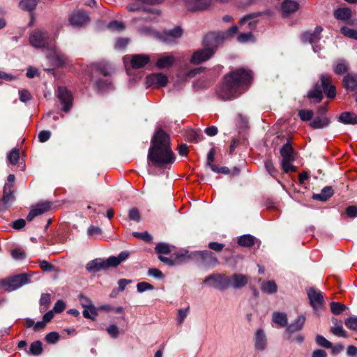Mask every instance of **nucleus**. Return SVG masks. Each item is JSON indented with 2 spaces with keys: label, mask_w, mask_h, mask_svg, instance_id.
Here are the masks:
<instances>
[{
  "label": "nucleus",
  "mask_w": 357,
  "mask_h": 357,
  "mask_svg": "<svg viewBox=\"0 0 357 357\" xmlns=\"http://www.w3.org/2000/svg\"><path fill=\"white\" fill-rule=\"evenodd\" d=\"M51 136V132L48 130H42L38 134V139L40 142H47Z\"/></svg>",
  "instance_id": "69168bd1"
},
{
  "label": "nucleus",
  "mask_w": 357,
  "mask_h": 357,
  "mask_svg": "<svg viewBox=\"0 0 357 357\" xmlns=\"http://www.w3.org/2000/svg\"><path fill=\"white\" fill-rule=\"evenodd\" d=\"M98 315V308L93 305L90 307L84 308L83 316L85 318L93 319L95 317Z\"/></svg>",
  "instance_id": "58836bf2"
},
{
  "label": "nucleus",
  "mask_w": 357,
  "mask_h": 357,
  "mask_svg": "<svg viewBox=\"0 0 357 357\" xmlns=\"http://www.w3.org/2000/svg\"><path fill=\"white\" fill-rule=\"evenodd\" d=\"M237 30L236 26H232L226 32L210 33L205 36V43L208 45H218L229 36L235 34Z\"/></svg>",
  "instance_id": "423d86ee"
},
{
  "label": "nucleus",
  "mask_w": 357,
  "mask_h": 357,
  "mask_svg": "<svg viewBox=\"0 0 357 357\" xmlns=\"http://www.w3.org/2000/svg\"><path fill=\"white\" fill-rule=\"evenodd\" d=\"M43 351L42 343L40 341L32 342L29 347V352L33 356H38Z\"/></svg>",
  "instance_id": "e433bc0d"
},
{
  "label": "nucleus",
  "mask_w": 357,
  "mask_h": 357,
  "mask_svg": "<svg viewBox=\"0 0 357 357\" xmlns=\"http://www.w3.org/2000/svg\"><path fill=\"white\" fill-rule=\"evenodd\" d=\"M50 207H51L50 203L47 202H42L40 204H38L33 209L34 211H36V213L38 215L43 214V213H45V212H47V211H49Z\"/></svg>",
  "instance_id": "79ce46f5"
},
{
  "label": "nucleus",
  "mask_w": 357,
  "mask_h": 357,
  "mask_svg": "<svg viewBox=\"0 0 357 357\" xmlns=\"http://www.w3.org/2000/svg\"><path fill=\"white\" fill-rule=\"evenodd\" d=\"M307 296L310 299V305L314 310L319 309L324 303V298L320 291H317L313 287L307 290Z\"/></svg>",
  "instance_id": "ddd939ff"
},
{
  "label": "nucleus",
  "mask_w": 357,
  "mask_h": 357,
  "mask_svg": "<svg viewBox=\"0 0 357 357\" xmlns=\"http://www.w3.org/2000/svg\"><path fill=\"white\" fill-rule=\"evenodd\" d=\"M328 125V120L326 117H316L310 123V126L315 129L323 128Z\"/></svg>",
  "instance_id": "72a5a7b5"
},
{
  "label": "nucleus",
  "mask_w": 357,
  "mask_h": 357,
  "mask_svg": "<svg viewBox=\"0 0 357 357\" xmlns=\"http://www.w3.org/2000/svg\"><path fill=\"white\" fill-rule=\"evenodd\" d=\"M11 255L15 259H22L25 257V252L20 248L13 250Z\"/></svg>",
  "instance_id": "0e129e2a"
},
{
  "label": "nucleus",
  "mask_w": 357,
  "mask_h": 357,
  "mask_svg": "<svg viewBox=\"0 0 357 357\" xmlns=\"http://www.w3.org/2000/svg\"><path fill=\"white\" fill-rule=\"evenodd\" d=\"M20 156V151L17 149H13L8 154V159L12 164H16L18 162Z\"/></svg>",
  "instance_id": "de8ad7c7"
},
{
  "label": "nucleus",
  "mask_w": 357,
  "mask_h": 357,
  "mask_svg": "<svg viewBox=\"0 0 357 357\" xmlns=\"http://www.w3.org/2000/svg\"><path fill=\"white\" fill-rule=\"evenodd\" d=\"M51 39L47 32L41 29H36L29 36L30 44L36 48H44L51 45Z\"/></svg>",
  "instance_id": "20e7f679"
},
{
  "label": "nucleus",
  "mask_w": 357,
  "mask_h": 357,
  "mask_svg": "<svg viewBox=\"0 0 357 357\" xmlns=\"http://www.w3.org/2000/svg\"><path fill=\"white\" fill-rule=\"evenodd\" d=\"M65 307H66L65 303L63 301H61V300H59L55 303V305L54 306V308H53V310L56 313H60V312H63L65 310Z\"/></svg>",
  "instance_id": "774afa93"
},
{
  "label": "nucleus",
  "mask_w": 357,
  "mask_h": 357,
  "mask_svg": "<svg viewBox=\"0 0 357 357\" xmlns=\"http://www.w3.org/2000/svg\"><path fill=\"white\" fill-rule=\"evenodd\" d=\"M14 191L12 189V184L6 183L3 187V196L0 199V211L9 208L15 202Z\"/></svg>",
  "instance_id": "1a4fd4ad"
},
{
  "label": "nucleus",
  "mask_w": 357,
  "mask_h": 357,
  "mask_svg": "<svg viewBox=\"0 0 357 357\" xmlns=\"http://www.w3.org/2000/svg\"><path fill=\"white\" fill-rule=\"evenodd\" d=\"M294 159H282L281 164L282 169L284 172L288 173L289 172H294L295 171V167H294L291 162Z\"/></svg>",
  "instance_id": "37998d69"
},
{
  "label": "nucleus",
  "mask_w": 357,
  "mask_h": 357,
  "mask_svg": "<svg viewBox=\"0 0 357 357\" xmlns=\"http://www.w3.org/2000/svg\"><path fill=\"white\" fill-rule=\"evenodd\" d=\"M37 3V0H22L20 7L24 10L31 11L36 8Z\"/></svg>",
  "instance_id": "c9c22d12"
},
{
  "label": "nucleus",
  "mask_w": 357,
  "mask_h": 357,
  "mask_svg": "<svg viewBox=\"0 0 357 357\" xmlns=\"http://www.w3.org/2000/svg\"><path fill=\"white\" fill-rule=\"evenodd\" d=\"M183 34V30L181 27L177 26L173 29L172 30L169 31L168 32H165L164 36H159L158 38L162 39V40L169 43L172 42L178 38H180Z\"/></svg>",
  "instance_id": "4be33fe9"
},
{
  "label": "nucleus",
  "mask_w": 357,
  "mask_h": 357,
  "mask_svg": "<svg viewBox=\"0 0 357 357\" xmlns=\"http://www.w3.org/2000/svg\"><path fill=\"white\" fill-rule=\"evenodd\" d=\"M322 31V27L317 26L313 32H305L303 33L302 36V40L303 42H308L313 45V50L315 52H318V50L317 49V47H315L314 44H315L320 40V36Z\"/></svg>",
  "instance_id": "dca6fc26"
},
{
  "label": "nucleus",
  "mask_w": 357,
  "mask_h": 357,
  "mask_svg": "<svg viewBox=\"0 0 357 357\" xmlns=\"http://www.w3.org/2000/svg\"><path fill=\"white\" fill-rule=\"evenodd\" d=\"M251 72L239 69L227 75L218 94L223 100H229L237 97L243 90V87L250 83Z\"/></svg>",
  "instance_id": "f03ea898"
},
{
  "label": "nucleus",
  "mask_w": 357,
  "mask_h": 357,
  "mask_svg": "<svg viewBox=\"0 0 357 357\" xmlns=\"http://www.w3.org/2000/svg\"><path fill=\"white\" fill-rule=\"evenodd\" d=\"M240 43H246L253 40V36L250 31L241 33L237 38Z\"/></svg>",
  "instance_id": "6e6d98bb"
},
{
  "label": "nucleus",
  "mask_w": 357,
  "mask_h": 357,
  "mask_svg": "<svg viewBox=\"0 0 357 357\" xmlns=\"http://www.w3.org/2000/svg\"><path fill=\"white\" fill-rule=\"evenodd\" d=\"M261 291L266 294H274L278 290V287L274 281H264L261 283Z\"/></svg>",
  "instance_id": "c85d7f7f"
},
{
  "label": "nucleus",
  "mask_w": 357,
  "mask_h": 357,
  "mask_svg": "<svg viewBox=\"0 0 357 357\" xmlns=\"http://www.w3.org/2000/svg\"><path fill=\"white\" fill-rule=\"evenodd\" d=\"M341 33L345 36L357 40V30L352 29L347 26L341 28Z\"/></svg>",
  "instance_id": "c03bdc74"
},
{
  "label": "nucleus",
  "mask_w": 357,
  "mask_h": 357,
  "mask_svg": "<svg viewBox=\"0 0 357 357\" xmlns=\"http://www.w3.org/2000/svg\"><path fill=\"white\" fill-rule=\"evenodd\" d=\"M188 10L201 11L209 8L211 0H183Z\"/></svg>",
  "instance_id": "4468645a"
},
{
  "label": "nucleus",
  "mask_w": 357,
  "mask_h": 357,
  "mask_svg": "<svg viewBox=\"0 0 357 357\" xmlns=\"http://www.w3.org/2000/svg\"><path fill=\"white\" fill-rule=\"evenodd\" d=\"M79 301L83 308H86L93 305L92 301L84 295H80L79 296Z\"/></svg>",
  "instance_id": "052dcab7"
},
{
  "label": "nucleus",
  "mask_w": 357,
  "mask_h": 357,
  "mask_svg": "<svg viewBox=\"0 0 357 357\" xmlns=\"http://www.w3.org/2000/svg\"><path fill=\"white\" fill-rule=\"evenodd\" d=\"M330 305L332 313L335 315L340 314L347 308L346 305L338 302H332Z\"/></svg>",
  "instance_id": "4c0bfd02"
},
{
  "label": "nucleus",
  "mask_w": 357,
  "mask_h": 357,
  "mask_svg": "<svg viewBox=\"0 0 357 357\" xmlns=\"http://www.w3.org/2000/svg\"><path fill=\"white\" fill-rule=\"evenodd\" d=\"M155 252L159 255H167L171 252L170 246L164 243H158L155 246Z\"/></svg>",
  "instance_id": "a19ab883"
},
{
  "label": "nucleus",
  "mask_w": 357,
  "mask_h": 357,
  "mask_svg": "<svg viewBox=\"0 0 357 357\" xmlns=\"http://www.w3.org/2000/svg\"><path fill=\"white\" fill-rule=\"evenodd\" d=\"M148 159L158 166L170 165L175 161V155L170 147L169 137L162 129L157 130L151 139Z\"/></svg>",
  "instance_id": "f257e3e1"
},
{
  "label": "nucleus",
  "mask_w": 357,
  "mask_h": 357,
  "mask_svg": "<svg viewBox=\"0 0 357 357\" xmlns=\"http://www.w3.org/2000/svg\"><path fill=\"white\" fill-rule=\"evenodd\" d=\"M280 154L282 159H294L293 155V149L288 143L282 146L280 149Z\"/></svg>",
  "instance_id": "473e14b6"
},
{
  "label": "nucleus",
  "mask_w": 357,
  "mask_h": 357,
  "mask_svg": "<svg viewBox=\"0 0 357 357\" xmlns=\"http://www.w3.org/2000/svg\"><path fill=\"white\" fill-rule=\"evenodd\" d=\"M58 98L63 105V110L68 112L72 107L73 98L71 93L63 86L58 88Z\"/></svg>",
  "instance_id": "f8f14e48"
},
{
  "label": "nucleus",
  "mask_w": 357,
  "mask_h": 357,
  "mask_svg": "<svg viewBox=\"0 0 357 357\" xmlns=\"http://www.w3.org/2000/svg\"><path fill=\"white\" fill-rule=\"evenodd\" d=\"M105 261L106 268L109 267H114L120 264L117 257H110Z\"/></svg>",
  "instance_id": "bf43d9fd"
},
{
  "label": "nucleus",
  "mask_w": 357,
  "mask_h": 357,
  "mask_svg": "<svg viewBox=\"0 0 357 357\" xmlns=\"http://www.w3.org/2000/svg\"><path fill=\"white\" fill-rule=\"evenodd\" d=\"M348 70V65L344 60H340L337 62L333 68V70L336 74H342Z\"/></svg>",
  "instance_id": "ea45409f"
},
{
  "label": "nucleus",
  "mask_w": 357,
  "mask_h": 357,
  "mask_svg": "<svg viewBox=\"0 0 357 357\" xmlns=\"http://www.w3.org/2000/svg\"><path fill=\"white\" fill-rule=\"evenodd\" d=\"M351 10L347 8H338L334 11V16L337 20H346L351 17Z\"/></svg>",
  "instance_id": "2f4dec72"
},
{
  "label": "nucleus",
  "mask_w": 357,
  "mask_h": 357,
  "mask_svg": "<svg viewBox=\"0 0 357 357\" xmlns=\"http://www.w3.org/2000/svg\"><path fill=\"white\" fill-rule=\"evenodd\" d=\"M346 326L353 331H357V317H349L345 319Z\"/></svg>",
  "instance_id": "603ef678"
},
{
  "label": "nucleus",
  "mask_w": 357,
  "mask_h": 357,
  "mask_svg": "<svg viewBox=\"0 0 357 357\" xmlns=\"http://www.w3.org/2000/svg\"><path fill=\"white\" fill-rule=\"evenodd\" d=\"M86 268L89 272L93 273L107 269L105 261L102 259H96L94 260L89 261L86 264Z\"/></svg>",
  "instance_id": "5701e85b"
},
{
  "label": "nucleus",
  "mask_w": 357,
  "mask_h": 357,
  "mask_svg": "<svg viewBox=\"0 0 357 357\" xmlns=\"http://www.w3.org/2000/svg\"><path fill=\"white\" fill-rule=\"evenodd\" d=\"M188 251L184 250L180 252L174 253L170 257L159 256V259L169 266H174L186 262L188 259Z\"/></svg>",
  "instance_id": "9d476101"
},
{
  "label": "nucleus",
  "mask_w": 357,
  "mask_h": 357,
  "mask_svg": "<svg viewBox=\"0 0 357 357\" xmlns=\"http://www.w3.org/2000/svg\"><path fill=\"white\" fill-rule=\"evenodd\" d=\"M211 170L215 173L227 174L229 173V169L226 167H220L218 165H211L210 167Z\"/></svg>",
  "instance_id": "e2e57ef3"
},
{
  "label": "nucleus",
  "mask_w": 357,
  "mask_h": 357,
  "mask_svg": "<svg viewBox=\"0 0 357 357\" xmlns=\"http://www.w3.org/2000/svg\"><path fill=\"white\" fill-rule=\"evenodd\" d=\"M128 217L130 220L139 222L140 221V214L137 208H132L130 209L128 213Z\"/></svg>",
  "instance_id": "5fc2aeb1"
},
{
  "label": "nucleus",
  "mask_w": 357,
  "mask_h": 357,
  "mask_svg": "<svg viewBox=\"0 0 357 357\" xmlns=\"http://www.w3.org/2000/svg\"><path fill=\"white\" fill-rule=\"evenodd\" d=\"M107 331L109 335L114 338L117 337L119 333V328L116 325H110L107 328Z\"/></svg>",
  "instance_id": "338daca9"
},
{
  "label": "nucleus",
  "mask_w": 357,
  "mask_h": 357,
  "mask_svg": "<svg viewBox=\"0 0 357 357\" xmlns=\"http://www.w3.org/2000/svg\"><path fill=\"white\" fill-rule=\"evenodd\" d=\"M31 276L26 273L12 275L0 280V291L10 292L29 283Z\"/></svg>",
  "instance_id": "7ed1b4c3"
},
{
  "label": "nucleus",
  "mask_w": 357,
  "mask_h": 357,
  "mask_svg": "<svg viewBox=\"0 0 357 357\" xmlns=\"http://www.w3.org/2000/svg\"><path fill=\"white\" fill-rule=\"evenodd\" d=\"M332 333L339 337H345L347 336L346 331L344 330L342 325H336L331 329Z\"/></svg>",
  "instance_id": "8fccbe9b"
},
{
  "label": "nucleus",
  "mask_w": 357,
  "mask_h": 357,
  "mask_svg": "<svg viewBox=\"0 0 357 357\" xmlns=\"http://www.w3.org/2000/svg\"><path fill=\"white\" fill-rule=\"evenodd\" d=\"M281 7L282 12L288 15L296 12L299 8V4L293 0H284Z\"/></svg>",
  "instance_id": "b1692460"
},
{
  "label": "nucleus",
  "mask_w": 357,
  "mask_h": 357,
  "mask_svg": "<svg viewBox=\"0 0 357 357\" xmlns=\"http://www.w3.org/2000/svg\"><path fill=\"white\" fill-rule=\"evenodd\" d=\"M256 22L250 16L245 17L239 22L240 27L243 30H252L256 27Z\"/></svg>",
  "instance_id": "c756f323"
},
{
  "label": "nucleus",
  "mask_w": 357,
  "mask_h": 357,
  "mask_svg": "<svg viewBox=\"0 0 357 357\" xmlns=\"http://www.w3.org/2000/svg\"><path fill=\"white\" fill-rule=\"evenodd\" d=\"M320 81L322 86L323 91L326 94L329 98H333L335 96V87L332 84V79L330 75L322 74L320 76Z\"/></svg>",
  "instance_id": "2eb2a0df"
},
{
  "label": "nucleus",
  "mask_w": 357,
  "mask_h": 357,
  "mask_svg": "<svg viewBox=\"0 0 357 357\" xmlns=\"http://www.w3.org/2000/svg\"><path fill=\"white\" fill-rule=\"evenodd\" d=\"M130 59L131 66L133 68H141L147 64L150 61L149 55L146 54H133L131 56H126L124 60Z\"/></svg>",
  "instance_id": "f3484780"
},
{
  "label": "nucleus",
  "mask_w": 357,
  "mask_h": 357,
  "mask_svg": "<svg viewBox=\"0 0 357 357\" xmlns=\"http://www.w3.org/2000/svg\"><path fill=\"white\" fill-rule=\"evenodd\" d=\"M308 97L310 98H314L317 102H320L323 98L322 91L316 88L308 93Z\"/></svg>",
  "instance_id": "864d4df0"
},
{
  "label": "nucleus",
  "mask_w": 357,
  "mask_h": 357,
  "mask_svg": "<svg viewBox=\"0 0 357 357\" xmlns=\"http://www.w3.org/2000/svg\"><path fill=\"white\" fill-rule=\"evenodd\" d=\"M50 303V294H43L40 299V305L43 310H47Z\"/></svg>",
  "instance_id": "49530a36"
},
{
  "label": "nucleus",
  "mask_w": 357,
  "mask_h": 357,
  "mask_svg": "<svg viewBox=\"0 0 357 357\" xmlns=\"http://www.w3.org/2000/svg\"><path fill=\"white\" fill-rule=\"evenodd\" d=\"M204 283L210 287L225 290L229 288V278L225 274H211L204 279Z\"/></svg>",
  "instance_id": "39448f33"
},
{
  "label": "nucleus",
  "mask_w": 357,
  "mask_h": 357,
  "mask_svg": "<svg viewBox=\"0 0 357 357\" xmlns=\"http://www.w3.org/2000/svg\"><path fill=\"white\" fill-rule=\"evenodd\" d=\"M254 239L250 234L243 235L238 238V243L241 246L250 247L254 245Z\"/></svg>",
  "instance_id": "f704fd0d"
},
{
  "label": "nucleus",
  "mask_w": 357,
  "mask_h": 357,
  "mask_svg": "<svg viewBox=\"0 0 357 357\" xmlns=\"http://www.w3.org/2000/svg\"><path fill=\"white\" fill-rule=\"evenodd\" d=\"M248 281L246 275L241 273L233 274L229 278V287H231L234 289H240L245 287Z\"/></svg>",
  "instance_id": "aec40b11"
},
{
  "label": "nucleus",
  "mask_w": 357,
  "mask_h": 357,
  "mask_svg": "<svg viewBox=\"0 0 357 357\" xmlns=\"http://www.w3.org/2000/svg\"><path fill=\"white\" fill-rule=\"evenodd\" d=\"M343 83L347 89L354 91L357 87V75H348L345 76Z\"/></svg>",
  "instance_id": "cd10ccee"
},
{
  "label": "nucleus",
  "mask_w": 357,
  "mask_h": 357,
  "mask_svg": "<svg viewBox=\"0 0 357 357\" xmlns=\"http://www.w3.org/2000/svg\"><path fill=\"white\" fill-rule=\"evenodd\" d=\"M59 338V335L56 332H51L45 336V340L48 343L54 344Z\"/></svg>",
  "instance_id": "13d9d810"
},
{
  "label": "nucleus",
  "mask_w": 357,
  "mask_h": 357,
  "mask_svg": "<svg viewBox=\"0 0 357 357\" xmlns=\"http://www.w3.org/2000/svg\"><path fill=\"white\" fill-rule=\"evenodd\" d=\"M189 309H190V307H187L186 308L179 309L178 310L177 321L179 324H181L185 319V318L188 314Z\"/></svg>",
  "instance_id": "3c124183"
},
{
  "label": "nucleus",
  "mask_w": 357,
  "mask_h": 357,
  "mask_svg": "<svg viewBox=\"0 0 357 357\" xmlns=\"http://www.w3.org/2000/svg\"><path fill=\"white\" fill-rule=\"evenodd\" d=\"M305 321V317L303 315L298 316L296 321L288 326L286 329V334L287 335V339L291 340V335L292 333L301 331Z\"/></svg>",
  "instance_id": "412c9836"
},
{
  "label": "nucleus",
  "mask_w": 357,
  "mask_h": 357,
  "mask_svg": "<svg viewBox=\"0 0 357 357\" xmlns=\"http://www.w3.org/2000/svg\"><path fill=\"white\" fill-rule=\"evenodd\" d=\"M298 114L303 121H309L313 116V112L312 110L302 109L299 112Z\"/></svg>",
  "instance_id": "4d7b16f0"
},
{
  "label": "nucleus",
  "mask_w": 357,
  "mask_h": 357,
  "mask_svg": "<svg viewBox=\"0 0 357 357\" xmlns=\"http://www.w3.org/2000/svg\"><path fill=\"white\" fill-rule=\"evenodd\" d=\"M167 77L161 73H153L146 77V85L148 87H162L167 84Z\"/></svg>",
  "instance_id": "9b49d317"
},
{
  "label": "nucleus",
  "mask_w": 357,
  "mask_h": 357,
  "mask_svg": "<svg viewBox=\"0 0 357 357\" xmlns=\"http://www.w3.org/2000/svg\"><path fill=\"white\" fill-rule=\"evenodd\" d=\"M89 21L87 14L82 10L73 12L70 16V22L73 26H82Z\"/></svg>",
  "instance_id": "6ab92c4d"
},
{
  "label": "nucleus",
  "mask_w": 357,
  "mask_h": 357,
  "mask_svg": "<svg viewBox=\"0 0 357 357\" xmlns=\"http://www.w3.org/2000/svg\"><path fill=\"white\" fill-rule=\"evenodd\" d=\"M133 236L142 239L146 242H151L153 237L148 231H144L142 233L139 232H133Z\"/></svg>",
  "instance_id": "09e8293b"
},
{
  "label": "nucleus",
  "mask_w": 357,
  "mask_h": 357,
  "mask_svg": "<svg viewBox=\"0 0 357 357\" xmlns=\"http://www.w3.org/2000/svg\"><path fill=\"white\" fill-rule=\"evenodd\" d=\"M137 291L139 292H143V291H145L146 290H151V289H153V287L151 284H149L148 282H141L137 284Z\"/></svg>",
  "instance_id": "680f3d73"
},
{
  "label": "nucleus",
  "mask_w": 357,
  "mask_h": 357,
  "mask_svg": "<svg viewBox=\"0 0 357 357\" xmlns=\"http://www.w3.org/2000/svg\"><path fill=\"white\" fill-rule=\"evenodd\" d=\"M174 57L172 55H165L160 57L156 62V66L160 68H165L171 66L174 62Z\"/></svg>",
  "instance_id": "a878e982"
},
{
  "label": "nucleus",
  "mask_w": 357,
  "mask_h": 357,
  "mask_svg": "<svg viewBox=\"0 0 357 357\" xmlns=\"http://www.w3.org/2000/svg\"><path fill=\"white\" fill-rule=\"evenodd\" d=\"M204 44L206 46L204 49L199 50L194 52L192 54L190 62L193 64H199L209 59L215 52V48L218 45H208L205 43L204 39Z\"/></svg>",
  "instance_id": "0eeeda50"
},
{
  "label": "nucleus",
  "mask_w": 357,
  "mask_h": 357,
  "mask_svg": "<svg viewBox=\"0 0 357 357\" xmlns=\"http://www.w3.org/2000/svg\"><path fill=\"white\" fill-rule=\"evenodd\" d=\"M339 121L344 124H355L357 123V116L354 113L345 112L340 115Z\"/></svg>",
  "instance_id": "bb28decb"
},
{
  "label": "nucleus",
  "mask_w": 357,
  "mask_h": 357,
  "mask_svg": "<svg viewBox=\"0 0 357 357\" xmlns=\"http://www.w3.org/2000/svg\"><path fill=\"white\" fill-rule=\"evenodd\" d=\"M333 190L331 187L326 186L321 190L320 193L314 194L312 198L315 200L325 202L333 195Z\"/></svg>",
  "instance_id": "393cba45"
},
{
  "label": "nucleus",
  "mask_w": 357,
  "mask_h": 357,
  "mask_svg": "<svg viewBox=\"0 0 357 357\" xmlns=\"http://www.w3.org/2000/svg\"><path fill=\"white\" fill-rule=\"evenodd\" d=\"M273 321L280 327H284L287 324V317L284 313L275 312L273 314Z\"/></svg>",
  "instance_id": "7c9ffc66"
},
{
  "label": "nucleus",
  "mask_w": 357,
  "mask_h": 357,
  "mask_svg": "<svg viewBox=\"0 0 357 357\" xmlns=\"http://www.w3.org/2000/svg\"><path fill=\"white\" fill-rule=\"evenodd\" d=\"M255 349L257 351H264L268 344L267 337L262 329H258L254 335Z\"/></svg>",
  "instance_id": "a211bd4d"
},
{
  "label": "nucleus",
  "mask_w": 357,
  "mask_h": 357,
  "mask_svg": "<svg viewBox=\"0 0 357 357\" xmlns=\"http://www.w3.org/2000/svg\"><path fill=\"white\" fill-rule=\"evenodd\" d=\"M316 343L324 348L329 349L332 347V343L326 340L324 336L317 335L316 336Z\"/></svg>",
  "instance_id": "a18cd8bd"
},
{
  "label": "nucleus",
  "mask_w": 357,
  "mask_h": 357,
  "mask_svg": "<svg viewBox=\"0 0 357 357\" xmlns=\"http://www.w3.org/2000/svg\"><path fill=\"white\" fill-rule=\"evenodd\" d=\"M200 259L205 265L208 266H215L218 264L217 257L208 250L188 252V259Z\"/></svg>",
  "instance_id": "6e6552de"
}]
</instances>
